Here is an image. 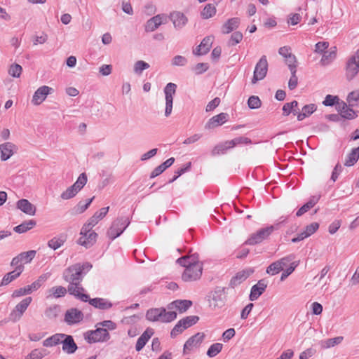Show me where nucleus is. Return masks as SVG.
<instances>
[{
  "mask_svg": "<svg viewBox=\"0 0 359 359\" xmlns=\"http://www.w3.org/2000/svg\"><path fill=\"white\" fill-rule=\"evenodd\" d=\"M91 268L92 264L89 262L83 264L78 263L69 266L62 273L63 279L69 283L68 292L84 302L88 301V295L81 292L84 291V288L81 286V282L86 273Z\"/></svg>",
  "mask_w": 359,
  "mask_h": 359,
  "instance_id": "nucleus-1",
  "label": "nucleus"
},
{
  "mask_svg": "<svg viewBox=\"0 0 359 359\" xmlns=\"http://www.w3.org/2000/svg\"><path fill=\"white\" fill-rule=\"evenodd\" d=\"M189 259L187 256L182 257L177 259V263L181 265L183 267H185V269L182 275V278L184 281H195L199 279L202 275L203 266H199L198 265H194L195 273L191 275L189 272L192 270L194 265L191 262H189Z\"/></svg>",
  "mask_w": 359,
  "mask_h": 359,
  "instance_id": "nucleus-2",
  "label": "nucleus"
},
{
  "mask_svg": "<svg viewBox=\"0 0 359 359\" xmlns=\"http://www.w3.org/2000/svg\"><path fill=\"white\" fill-rule=\"evenodd\" d=\"M177 318V313L175 311H166L165 309L155 308L150 309L147 311L146 318L149 321H161L162 323H170Z\"/></svg>",
  "mask_w": 359,
  "mask_h": 359,
  "instance_id": "nucleus-3",
  "label": "nucleus"
},
{
  "mask_svg": "<svg viewBox=\"0 0 359 359\" xmlns=\"http://www.w3.org/2000/svg\"><path fill=\"white\" fill-rule=\"evenodd\" d=\"M109 338V332L103 327H97L95 330H89L84 333V339L89 344L107 341Z\"/></svg>",
  "mask_w": 359,
  "mask_h": 359,
  "instance_id": "nucleus-4",
  "label": "nucleus"
},
{
  "mask_svg": "<svg viewBox=\"0 0 359 359\" xmlns=\"http://www.w3.org/2000/svg\"><path fill=\"white\" fill-rule=\"evenodd\" d=\"M226 287H217L209 296V305L213 309L222 308L226 303Z\"/></svg>",
  "mask_w": 359,
  "mask_h": 359,
  "instance_id": "nucleus-5",
  "label": "nucleus"
},
{
  "mask_svg": "<svg viewBox=\"0 0 359 359\" xmlns=\"http://www.w3.org/2000/svg\"><path fill=\"white\" fill-rule=\"evenodd\" d=\"M130 220L128 217H121L113 222L107 233L109 237L114 240L118 237L129 225Z\"/></svg>",
  "mask_w": 359,
  "mask_h": 359,
  "instance_id": "nucleus-6",
  "label": "nucleus"
},
{
  "mask_svg": "<svg viewBox=\"0 0 359 359\" xmlns=\"http://www.w3.org/2000/svg\"><path fill=\"white\" fill-rule=\"evenodd\" d=\"M273 230V226L262 228L258 230L256 233L251 234L245 243L250 245L259 244L264 240L266 239L271 234Z\"/></svg>",
  "mask_w": 359,
  "mask_h": 359,
  "instance_id": "nucleus-7",
  "label": "nucleus"
},
{
  "mask_svg": "<svg viewBox=\"0 0 359 359\" xmlns=\"http://www.w3.org/2000/svg\"><path fill=\"white\" fill-rule=\"evenodd\" d=\"M177 85L174 83H168L164 88L165 109V116L168 117L172 110L173 96L176 93Z\"/></svg>",
  "mask_w": 359,
  "mask_h": 359,
  "instance_id": "nucleus-8",
  "label": "nucleus"
},
{
  "mask_svg": "<svg viewBox=\"0 0 359 359\" xmlns=\"http://www.w3.org/2000/svg\"><path fill=\"white\" fill-rule=\"evenodd\" d=\"M267 71L268 62L266 57L263 55L255 66L253 77L252 79V83L255 84L258 81L264 79L267 74Z\"/></svg>",
  "mask_w": 359,
  "mask_h": 359,
  "instance_id": "nucleus-9",
  "label": "nucleus"
},
{
  "mask_svg": "<svg viewBox=\"0 0 359 359\" xmlns=\"http://www.w3.org/2000/svg\"><path fill=\"white\" fill-rule=\"evenodd\" d=\"M32 301V298L31 297H28L22 299L12 311L11 313V318L14 321L18 320L27 310Z\"/></svg>",
  "mask_w": 359,
  "mask_h": 359,
  "instance_id": "nucleus-10",
  "label": "nucleus"
},
{
  "mask_svg": "<svg viewBox=\"0 0 359 359\" xmlns=\"http://www.w3.org/2000/svg\"><path fill=\"white\" fill-rule=\"evenodd\" d=\"M213 41L214 36L212 35L205 37L201 43L193 49V54L197 56L207 54L212 47Z\"/></svg>",
  "mask_w": 359,
  "mask_h": 359,
  "instance_id": "nucleus-11",
  "label": "nucleus"
},
{
  "mask_svg": "<svg viewBox=\"0 0 359 359\" xmlns=\"http://www.w3.org/2000/svg\"><path fill=\"white\" fill-rule=\"evenodd\" d=\"M83 313L80 310L72 308L68 309L65 314V321L67 325L77 324L83 320Z\"/></svg>",
  "mask_w": 359,
  "mask_h": 359,
  "instance_id": "nucleus-12",
  "label": "nucleus"
},
{
  "mask_svg": "<svg viewBox=\"0 0 359 359\" xmlns=\"http://www.w3.org/2000/svg\"><path fill=\"white\" fill-rule=\"evenodd\" d=\"M53 89L47 86L39 87L34 93L32 102L34 105H39L44 101L48 95L52 93Z\"/></svg>",
  "mask_w": 359,
  "mask_h": 359,
  "instance_id": "nucleus-13",
  "label": "nucleus"
},
{
  "mask_svg": "<svg viewBox=\"0 0 359 359\" xmlns=\"http://www.w3.org/2000/svg\"><path fill=\"white\" fill-rule=\"evenodd\" d=\"M229 116L227 113L224 112L214 116L205 123V128L212 129L215 127L222 126L228 121Z\"/></svg>",
  "mask_w": 359,
  "mask_h": 359,
  "instance_id": "nucleus-14",
  "label": "nucleus"
},
{
  "mask_svg": "<svg viewBox=\"0 0 359 359\" xmlns=\"http://www.w3.org/2000/svg\"><path fill=\"white\" fill-rule=\"evenodd\" d=\"M359 72V62L355 57H350L346 66V76L348 81L352 80Z\"/></svg>",
  "mask_w": 359,
  "mask_h": 359,
  "instance_id": "nucleus-15",
  "label": "nucleus"
},
{
  "mask_svg": "<svg viewBox=\"0 0 359 359\" xmlns=\"http://www.w3.org/2000/svg\"><path fill=\"white\" fill-rule=\"evenodd\" d=\"M17 146L12 142H7L0 144V152L1 161H6L10 158L17 150Z\"/></svg>",
  "mask_w": 359,
  "mask_h": 359,
  "instance_id": "nucleus-16",
  "label": "nucleus"
},
{
  "mask_svg": "<svg viewBox=\"0 0 359 359\" xmlns=\"http://www.w3.org/2000/svg\"><path fill=\"white\" fill-rule=\"evenodd\" d=\"M64 337L61 341L62 344V351L67 354H72L76 352L78 348L73 337L64 334Z\"/></svg>",
  "mask_w": 359,
  "mask_h": 359,
  "instance_id": "nucleus-17",
  "label": "nucleus"
},
{
  "mask_svg": "<svg viewBox=\"0 0 359 359\" xmlns=\"http://www.w3.org/2000/svg\"><path fill=\"white\" fill-rule=\"evenodd\" d=\"M267 283L264 279L259 280L258 283L253 285L251 288L250 294V300L255 301L257 299L260 295L265 291Z\"/></svg>",
  "mask_w": 359,
  "mask_h": 359,
  "instance_id": "nucleus-18",
  "label": "nucleus"
},
{
  "mask_svg": "<svg viewBox=\"0 0 359 359\" xmlns=\"http://www.w3.org/2000/svg\"><path fill=\"white\" fill-rule=\"evenodd\" d=\"M253 269H249L238 272L230 280L229 286L235 287L245 280L252 273Z\"/></svg>",
  "mask_w": 359,
  "mask_h": 359,
  "instance_id": "nucleus-19",
  "label": "nucleus"
},
{
  "mask_svg": "<svg viewBox=\"0 0 359 359\" xmlns=\"http://www.w3.org/2000/svg\"><path fill=\"white\" fill-rule=\"evenodd\" d=\"M17 208L28 215H34L36 208L27 199H20L16 203Z\"/></svg>",
  "mask_w": 359,
  "mask_h": 359,
  "instance_id": "nucleus-20",
  "label": "nucleus"
},
{
  "mask_svg": "<svg viewBox=\"0 0 359 359\" xmlns=\"http://www.w3.org/2000/svg\"><path fill=\"white\" fill-rule=\"evenodd\" d=\"M205 338L203 332H198L195 335L191 337L184 345V352L187 350H191L193 347L200 345Z\"/></svg>",
  "mask_w": 359,
  "mask_h": 359,
  "instance_id": "nucleus-21",
  "label": "nucleus"
},
{
  "mask_svg": "<svg viewBox=\"0 0 359 359\" xmlns=\"http://www.w3.org/2000/svg\"><path fill=\"white\" fill-rule=\"evenodd\" d=\"M97 236V234L94 231L88 234L81 235V237L77 241V243L86 248H89L95 243Z\"/></svg>",
  "mask_w": 359,
  "mask_h": 359,
  "instance_id": "nucleus-22",
  "label": "nucleus"
},
{
  "mask_svg": "<svg viewBox=\"0 0 359 359\" xmlns=\"http://www.w3.org/2000/svg\"><path fill=\"white\" fill-rule=\"evenodd\" d=\"M153 334V330L151 328H147L138 338L135 346L136 351H141Z\"/></svg>",
  "mask_w": 359,
  "mask_h": 359,
  "instance_id": "nucleus-23",
  "label": "nucleus"
},
{
  "mask_svg": "<svg viewBox=\"0 0 359 359\" xmlns=\"http://www.w3.org/2000/svg\"><path fill=\"white\" fill-rule=\"evenodd\" d=\"M320 196H313L309 201L303 205L296 212L297 217L303 215L304 213L311 209L319 201Z\"/></svg>",
  "mask_w": 359,
  "mask_h": 359,
  "instance_id": "nucleus-24",
  "label": "nucleus"
},
{
  "mask_svg": "<svg viewBox=\"0 0 359 359\" xmlns=\"http://www.w3.org/2000/svg\"><path fill=\"white\" fill-rule=\"evenodd\" d=\"M89 304L95 308L100 309L102 310H107L112 306V304L103 298H94L90 299L88 297Z\"/></svg>",
  "mask_w": 359,
  "mask_h": 359,
  "instance_id": "nucleus-25",
  "label": "nucleus"
},
{
  "mask_svg": "<svg viewBox=\"0 0 359 359\" xmlns=\"http://www.w3.org/2000/svg\"><path fill=\"white\" fill-rule=\"evenodd\" d=\"M22 273V267H18V269H15L13 271L7 273L1 280L0 285H7L13 280H15L18 278Z\"/></svg>",
  "mask_w": 359,
  "mask_h": 359,
  "instance_id": "nucleus-26",
  "label": "nucleus"
},
{
  "mask_svg": "<svg viewBox=\"0 0 359 359\" xmlns=\"http://www.w3.org/2000/svg\"><path fill=\"white\" fill-rule=\"evenodd\" d=\"M64 337V334L62 333L55 334L45 339L43 341V346L46 347H52L59 344H61V341Z\"/></svg>",
  "mask_w": 359,
  "mask_h": 359,
  "instance_id": "nucleus-27",
  "label": "nucleus"
},
{
  "mask_svg": "<svg viewBox=\"0 0 359 359\" xmlns=\"http://www.w3.org/2000/svg\"><path fill=\"white\" fill-rule=\"evenodd\" d=\"M36 222L34 219H30L28 221H25L20 224L18 226L14 227L13 230L18 233H22L27 232V231L32 229L34 226H35Z\"/></svg>",
  "mask_w": 359,
  "mask_h": 359,
  "instance_id": "nucleus-28",
  "label": "nucleus"
},
{
  "mask_svg": "<svg viewBox=\"0 0 359 359\" xmlns=\"http://www.w3.org/2000/svg\"><path fill=\"white\" fill-rule=\"evenodd\" d=\"M359 158V146L351 150L345 160L344 165L350 167L353 165Z\"/></svg>",
  "mask_w": 359,
  "mask_h": 359,
  "instance_id": "nucleus-29",
  "label": "nucleus"
},
{
  "mask_svg": "<svg viewBox=\"0 0 359 359\" xmlns=\"http://www.w3.org/2000/svg\"><path fill=\"white\" fill-rule=\"evenodd\" d=\"M109 207L101 208L97 211L88 220L90 222V225L95 226L100 220L103 219L109 211Z\"/></svg>",
  "mask_w": 359,
  "mask_h": 359,
  "instance_id": "nucleus-30",
  "label": "nucleus"
},
{
  "mask_svg": "<svg viewBox=\"0 0 359 359\" xmlns=\"http://www.w3.org/2000/svg\"><path fill=\"white\" fill-rule=\"evenodd\" d=\"M231 148V144H229V141H226L215 145L212 149L211 154L213 156L224 154L228 149Z\"/></svg>",
  "mask_w": 359,
  "mask_h": 359,
  "instance_id": "nucleus-31",
  "label": "nucleus"
},
{
  "mask_svg": "<svg viewBox=\"0 0 359 359\" xmlns=\"http://www.w3.org/2000/svg\"><path fill=\"white\" fill-rule=\"evenodd\" d=\"M192 305V302L190 300H176L172 302L168 306V309H171L170 306H174L180 312L186 311Z\"/></svg>",
  "mask_w": 359,
  "mask_h": 359,
  "instance_id": "nucleus-32",
  "label": "nucleus"
},
{
  "mask_svg": "<svg viewBox=\"0 0 359 359\" xmlns=\"http://www.w3.org/2000/svg\"><path fill=\"white\" fill-rule=\"evenodd\" d=\"M316 110V106L314 104H306L303 107L301 114L297 116L298 121H302L306 117L309 116Z\"/></svg>",
  "mask_w": 359,
  "mask_h": 359,
  "instance_id": "nucleus-33",
  "label": "nucleus"
},
{
  "mask_svg": "<svg viewBox=\"0 0 359 359\" xmlns=\"http://www.w3.org/2000/svg\"><path fill=\"white\" fill-rule=\"evenodd\" d=\"M65 242V237L64 236H60L58 237H54L48 242V246L55 250L60 248Z\"/></svg>",
  "mask_w": 359,
  "mask_h": 359,
  "instance_id": "nucleus-34",
  "label": "nucleus"
},
{
  "mask_svg": "<svg viewBox=\"0 0 359 359\" xmlns=\"http://www.w3.org/2000/svg\"><path fill=\"white\" fill-rule=\"evenodd\" d=\"M67 291L68 289L67 290L65 287L62 286L53 287L48 290V297L53 296L55 298L62 297L66 294Z\"/></svg>",
  "mask_w": 359,
  "mask_h": 359,
  "instance_id": "nucleus-35",
  "label": "nucleus"
},
{
  "mask_svg": "<svg viewBox=\"0 0 359 359\" xmlns=\"http://www.w3.org/2000/svg\"><path fill=\"white\" fill-rule=\"evenodd\" d=\"M172 22H185L188 20L186 16L181 12L173 11L168 16Z\"/></svg>",
  "mask_w": 359,
  "mask_h": 359,
  "instance_id": "nucleus-36",
  "label": "nucleus"
},
{
  "mask_svg": "<svg viewBox=\"0 0 359 359\" xmlns=\"http://www.w3.org/2000/svg\"><path fill=\"white\" fill-rule=\"evenodd\" d=\"M251 143L252 141L250 138L243 136L238 137L231 140H229V144H231L232 148L237 145L249 144Z\"/></svg>",
  "mask_w": 359,
  "mask_h": 359,
  "instance_id": "nucleus-37",
  "label": "nucleus"
},
{
  "mask_svg": "<svg viewBox=\"0 0 359 359\" xmlns=\"http://www.w3.org/2000/svg\"><path fill=\"white\" fill-rule=\"evenodd\" d=\"M87 175L85 172L81 173L77 180L72 185L79 192L87 183Z\"/></svg>",
  "mask_w": 359,
  "mask_h": 359,
  "instance_id": "nucleus-38",
  "label": "nucleus"
},
{
  "mask_svg": "<svg viewBox=\"0 0 359 359\" xmlns=\"http://www.w3.org/2000/svg\"><path fill=\"white\" fill-rule=\"evenodd\" d=\"M50 274L48 273L41 275L36 280L30 285V287L33 291L38 290L42 285V284L47 280Z\"/></svg>",
  "mask_w": 359,
  "mask_h": 359,
  "instance_id": "nucleus-39",
  "label": "nucleus"
},
{
  "mask_svg": "<svg viewBox=\"0 0 359 359\" xmlns=\"http://www.w3.org/2000/svg\"><path fill=\"white\" fill-rule=\"evenodd\" d=\"M199 320V317L196 316H190L180 320L182 325L184 328L187 329L194 325H195Z\"/></svg>",
  "mask_w": 359,
  "mask_h": 359,
  "instance_id": "nucleus-40",
  "label": "nucleus"
},
{
  "mask_svg": "<svg viewBox=\"0 0 359 359\" xmlns=\"http://www.w3.org/2000/svg\"><path fill=\"white\" fill-rule=\"evenodd\" d=\"M222 348L223 345L220 343L213 344L208 348L207 351V355L210 358H213L221 352Z\"/></svg>",
  "mask_w": 359,
  "mask_h": 359,
  "instance_id": "nucleus-41",
  "label": "nucleus"
},
{
  "mask_svg": "<svg viewBox=\"0 0 359 359\" xmlns=\"http://www.w3.org/2000/svg\"><path fill=\"white\" fill-rule=\"evenodd\" d=\"M216 13L215 7L209 4L205 6L203 11L201 12V15L204 19H208L212 17Z\"/></svg>",
  "mask_w": 359,
  "mask_h": 359,
  "instance_id": "nucleus-42",
  "label": "nucleus"
},
{
  "mask_svg": "<svg viewBox=\"0 0 359 359\" xmlns=\"http://www.w3.org/2000/svg\"><path fill=\"white\" fill-rule=\"evenodd\" d=\"M283 270L278 261L271 263L266 269V273L270 275H276Z\"/></svg>",
  "mask_w": 359,
  "mask_h": 359,
  "instance_id": "nucleus-43",
  "label": "nucleus"
},
{
  "mask_svg": "<svg viewBox=\"0 0 359 359\" xmlns=\"http://www.w3.org/2000/svg\"><path fill=\"white\" fill-rule=\"evenodd\" d=\"M344 339V337L341 336L337 337L332 339H328L326 341L323 342L322 346L323 348H330L333 347L335 345L339 344Z\"/></svg>",
  "mask_w": 359,
  "mask_h": 359,
  "instance_id": "nucleus-44",
  "label": "nucleus"
},
{
  "mask_svg": "<svg viewBox=\"0 0 359 359\" xmlns=\"http://www.w3.org/2000/svg\"><path fill=\"white\" fill-rule=\"evenodd\" d=\"M149 67L147 62L143 60H138L134 65V72L140 75L142 74V71L147 69Z\"/></svg>",
  "mask_w": 359,
  "mask_h": 359,
  "instance_id": "nucleus-45",
  "label": "nucleus"
},
{
  "mask_svg": "<svg viewBox=\"0 0 359 359\" xmlns=\"http://www.w3.org/2000/svg\"><path fill=\"white\" fill-rule=\"evenodd\" d=\"M248 105L250 109H258L262 105V102L258 96L252 95L248 98Z\"/></svg>",
  "mask_w": 359,
  "mask_h": 359,
  "instance_id": "nucleus-46",
  "label": "nucleus"
},
{
  "mask_svg": "<svg viewBox=\"0 0 359 359\" xmlns=\"http://www.w3.org/2000/svg\"><path fill=\"white\" fill-rule=\"evenodd\" d=\"M45 349L36 348L33 350L25 359H42L46 355Z\"/></svg>",
  "mask_w": 359,
  "mask_h": 359,
  "instance_id": "nucleus-47",
  "label": "nucleus"
},
{
  "mask_svg": "<svg viewBox=\"0 0 359 359\" xmlns=\"http://www.w3.org/2000/svg\"><path fill=\"white\" fill-rule=\"evenodd\" d=\"M77 193L78 191L76 190V189L72 186H70L61 194L60 197L63 200H68L74 198L77 194Z\"/></svg>",
  "mask_w": 359,
  "mask_h": 359,
  "instance_id": "nucleus-48",
  "label": "nucleus"
},
{
  "mask_svg": "<svg viewBox=\"0 0 359 359\" xmlns=\"http://www.w3.org/2000/svg\"><path fill=\"white\" fill-rule=\"evenodd\" d=\"M36 252L35 250H29L27 252H23L19 254L20 258L22 262L25 263H29L35 257Z\"/></svg>",
  "mask_w": 359,
  "mask_h": 359,
  "instance_id": "nucleus-49",
  "label": "nucleus"
},
{
  "mask_svg": "<svg viewBox=\"0 0 359 359\" xmlns=\"http://www.w3.org/2000/svg\"><path fill=\"white\" fill-rule=\"evenodd\" d=\"M22 71V67L18 64L12 65L8 70V74L15 78H19Z\"/></svg>",
  "mask_w": 359,
  "mask_h": 359,
  "instance_id": "nucleus-50",
  "label": "nucleus"
},
{
  "mask_svg": "<svg viewBox=\"0 0 359 359\" xmlns=\"http://www.w3.org/2000/svg\"><path fill=\"white\" fill-rule=\"evenodd\" d=\"M285 62L287 65L290 72L292 71H297V59L294 55L290 54L287 56L285 58Z\"/></svg>",
  "mask_w": 359,
  "mask_h": 359,
  "instance_id": "nucleus-51",
  "label": "nucleus"
},
{
  "mask_svg": "<svg viewBox=\"0 0 359 359\" xmlns=\"http://www.w3.org/2000/svg\"><path fill=\"white\" fill-rule=\"evenodd\" d=\"M347 102L349 106L354 107L356 106V102L359 101V92L358 91H352L348 93L347 96Z\"/></svg>",
  "mask_w": 359,
  "mask_h": 359,
  "instance_id": "nucleus-52",
  "label": "nucleus"
},
{
  "mask_svg": "<svg viewBox=\"0 0 359 359\" xmlns=\"http://www.w3.org/2000/svg\"><path fill=\"white\" fill-rule=\"evenodd\" d=\"M60 311V307L58 305H53L49 308H48L45 311V315L48 318H55L57 316V314Z\"/></svg>",
  "mask_w": 359,
  "mask_h": 359,
  "instance_id": "nucleus-53",
  "label": "nucleus"
},
{
  "mask_svg": "<svg viewBox=\"0 0 359 359\" xmlns=\"http://www.w3.org/2000/svg\"><path fill=\"white\" fill-rule=\"evenodd\" d=\"M319 228V224L318 222H313L305 227L304 233L308 238L309 236L313 234Z\"/></svg>",
  "mask_w": 359,
  "mask_h": 359,
  "instance_id": "nucleus-54",
  "label": "nucleus"
},
{
  "mask_svg": "<svg viewBox=\"0 0 359 359\" xmlns=\"http://www.w3.org/2000/svg\"><path fill=\"white\" fill-rule=\"evenodd\" d=\"M242 39H243L242 33L240 32H235L231 34L230 39L228 41V45L229 46H235L237 43H238L242 40Z\"/></svg>",
  "mask_w": 359,
  "mask_h": 359,
  "instance_id": "nucleus-55",
  "label": "nucleus"
},
{
  "mask_svg": "<svg viewBox=\"0 0 359 359\" xmlns=\"http://www.w3.org/2000/svg\"><path fill=\"white\" fill-rule=\"evenodd\" d=\"M335 56L336 53L334 51H325L320 62L323 65H327Z\"/></svg>",
  "mask_w": 359,
  "mask_h": 359,
  "instance_id": "nucleus-56",
  "label": "nucleus"
},
{
  "mask_svg": "<svg viewBox=\"0 0 359 359\" xmlns=\"http://www.w3.org/2000/svg\"><path fill=\"white\" fill-rule=\"evenodd\" d=\"M187 63V59L182 55H176L175 56L171 62V65L172 66H184Z\"/></svg>",
  "mask_w": 359,
  "mask_h": 359,
  "instance_id": "nucleus-57",
  "label": "nucleus"
},
{
  "mask_svg": "<svg viewBox=\"0 0 359 359\" xmlns=\"http://www.w3.org/2000/svg\"><path fill=\"white\" fill-rule=\"evenodd\" d=\"M298 266V263L292 262L290 266L281 274L280 280L283 281L288 276H290L295 269V268Z\"/></svg>",
  "mask_w": 359,
  "mask_h": 359,
  "instance_id": "nucleus-58",
  "label": "nucleus"
},
{
  "mask_svg": "<svg viewBox=\"0 0 359 359\" xmlns=\"http://www.w3.org/2000/svg\"><path fill=\"white\" fill-rule=\"evenodd\" d=\"M340 116L341 118H343L345 119L351 120L355 118L357 116V114L353 109L348 107L346 110H344V112L340 114Z\"/></svg>",
  "mask_w": 359,
  "mask_h": 359,
  "instance_id": "nucleus-59",
  "label": "nucleus"
},
{
  "mask_svg": "<svg viewBox=\"0 0 359 359\" xmlns=\"http://www.w3.org/2000/svg\"><path fill=\"white\" fill-rule=\"evenodd\" d=\"M209 68L208 63L201 62L198 63L194 68L193 70L196 74H201L206 72Z\"/></svg>",
  "mask_w": 359,
  "mask_h": 359,
  "instance_id": "nucleus-60",
  "label": "nucleus"
},
{
  "mask_svg": "<svg viewBox=\"0 0 359 359\" xmlns=\"http://www.w3.org/2000/svg\"><path fill=\"white\" fill-rule=\"evenodd\" d=\"M339 100V98L337 96H334L331 95H327L325 97V100L323 102V104L325 106H333L336 105V104Z\"/></svg>",
  "mask_w": 359,
  "mask_h": 359,
  "instance_id": "nucleus-61",
  "label": "nucleus"
},
{
  "mask_svg": "<svg viewBox=\"0 0 359 359\" xmlns=\"http://www.w3.org/2000/svg\"><path fill=\"white\" fill-rule=\"evenodd\" d=\"M88 206L83 201H80L78 204L72 209V214H81L86 210L88 209Z\"/></svg>",
  "mask_w": 359,
  "mask_h": 359,
  "instance_id": "nucleus-62",
  "label": "nucleus"
},
{
  "mask_svg": "<svg viewBox=\"0 0 359 359\" xmlns=\"http://www.w3.org/2000/svg\"><path fill=\"white\" fill-rule=\"evenodd\" d=\"M294 258L295 255L293 254H290L287 256H285L280 259L279 260H278V262L280 263L281 267L283 269L285 266L287 265L288 263L291 264L292 262H294L293 260L294 259Z\"/></svg>",
  "mask_w": 359,
  "mask_h": 359,
  "instance_id": "nucleus-63",
  "label": "nucleus"
},
{
  "mask_svg": "<svg viewBox=\"0 0 359 359\" xmlns=\"http://www.w3.org/2000/svg\"><path fill=\"white\" fill-rule=\"evenodd\" d=\"M185 328H184L183 325H182L180 320L175 325L173 329L170 332L171 337L174 338L177 335H178L180 333H182Z\"/></svg>",
  "mask_w": 359,
  "mask_h": 359,
  "instance_id": "nucleus-64",
  "label": "nucleus"
}]
</instances>
